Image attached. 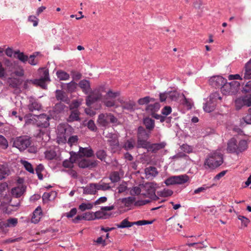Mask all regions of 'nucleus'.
I'll return each instance as SVG.
<instances>
[{
	"instance_id": "1",
	"label": "nucleus",
	"mask_w": 251,
	"mask_h": 251,
	"mask_svg": "<svg viewBox=\"0 0 251 251\" xmlns=\"http://www.w3.org/2000/svg\"><path fill=\"white\" fill-rule=\"evenodd\" d=\"M223 163V155L220 151H216L208 154L204 162V166L206 169H214Z\"/></svg>"
},
{
	"instance_id": "2",
	"label": "nucleus",
	"mask_w": 251,
	"mask_h": 251,
	"mask_svg": "<svg viewBox=\"0 0 251 251\" xmlns=\"http://www.w3.org/2000/svg\"><path fill=\"white\" fill-rule=\"evenodd\" d=\"M240 83L236 80H233L230 82L225 83L221 87V92L225 95H235L238 92L240 88Z\"/></svg>"
},
{
	"instance_id": "3",
	"label": "nucleus",
	"mask_w": 251,
	"mask_h": 251,
	"mask_svg": "<svg viewBox=\"0 0 251 251\" xmlns=\"http://www.w3.org/2000/svg\"><path fill=\"white\" fill-rule=\"evenodd\" d=\"M31 144L30 138L27 136H23L16 137L14 140L13 146L20 151H24L28 148Z\"/></svg>"
},
{
	"instance_id": "4",
	"label": "nucleus",
	"mask_w": 251,
	"mask_h": 251,
	"mask_svg": "<svg viewBox=\"0 0 251 251\" xmlns=\"http://www.w3.org/2000/svg\"><path fill=\"white\" fill-rule=\"evenodd\" d=\"M118 119L111 113L100 114L99 115L98 122L102 126H107L110 123L117 124Z\"/></svg>"
},
{
	"instance_id": "5",
	"label": "nucleus",
	"mask_w": 251,
	"mask_h": 251,
	"mask_svg": "<svg viewBox=\"0 0 251 251\" xmlns=\"http://www.w3.org/2000/svg\"><path fill=\"white\" fill-rule=\"evenodd\" d=\"M155 185L156 184L152 183H145L143 188L145 191V193L143 194L146 197L150 198L151 200L156 201L158 199V197L155 195Z\"/></svg>"
},
{
	"instance_id": "6",
	"label": "nucleus",
	"mask_w": 251,
	"mask_h": 251,
	"mask_svg": "<svg viewBox=\"0 0 251 251\" xmlns=\"http://www.w3.org/2000/svg\"><path fill=\"white\" fill-rule=\"evenodd\" d=\"M104 87L101 86L100 87L99 91H95L87 97L86 100V103L87 106H90L95 102L101 99L102 95L100 92L104 91Z\"/></svg>"
},
{
	"instance_id": "7",
	"label": "nucleus",
	"mask_w": 251,
	"mask_h": 251,
	"mask_svg": "<svg viewBox=\"0 0 251 251\" xmlns=\"http://www.w3.org/2000/svg\"><path fill=\"white\" fill-rule=\"evenodd\" d=\"M98 164V161L88 158L81 159L78 162V166L81 168H93Z\"/></svg>"
},
{
	"instance_id": "8",
	"label": "nucleus",
	"mask_w": 251,
	"mask_h": 251,
	"mask_svg": "<svg viewBox=\"0 0 251 251\" xmlns=\"http://www.w3.org/2000/svg\"><path fill=\"white\" fill-rule=\"evenodd\" d=\"M226 81V79L221 76H213L211 77L209 80V84L215 88H221Z\"/></svg>"
},
{
	"instance_id": "9",
	"label": "nucleus",
	"mask_w": 251,
	"mask_h": 251,
	"mask_svg": "<svg viewBox=\"0 0 251 251\" xmlns=\"http://www.w3.org/2000/svg\"><path fill=\"white\" fill-rule=\"evenodd\" d=\"M50 117L46 114H42L37 117L36 125L38 126L47 127L49 126Z\"/></svg>"
},
{
	"instance_id": "10",
	"label": "nucleus",
	"mask_w": 251,
	"mask_h": 251,
	"mask_svg": "<svg viewBox=\"0 0 251 251\" xmlns=\"http://www.w3.org/2000/svg\"><path fill=\"white\" fill-rule=\"evenodd\" d=\"M108 143L110 146L112 152H116L121 150L122 147L120 145L119 141L116 137H111L108 140Z\"/></svg>"
},
{
	"instance_id": "11",
	"label": "nucleus",
	"mask_w": 251,
	"mask_h": 251,
	"mask_svg": "<svg viewBox=\"0 0 251 251\" xmlns=\"http://www.w3.org/2000/svg\"><path fill=\"white\" fill-rule=\"evenodd\" d=\"M57 141L59 144L60 143H65L67 142L68 144L71 146L73 145H75L78 140V138L77 135H73L69 137L68 140L66 137L64 135H63V137H59L58 136L57 137Z\"/></svg>"
},
{
	"instance_id": "12",
	"label": "nucleus",
	"mask_w": 251,
	"mask_h": 251,
	"mask_svg": "<svg viewBox=\"0 0 251 251\" xmlns=\"http://www.w3.org/2000/svg\"><path fill=\"white\" fill-rule=\"evenodd\" d=\"M43 74V77H41L38 79L30 80L31 82L34 84L40 86L42 88H45L46 82L49 80V73L45 71Z\"/></svg>"
},
{
	"instance_id": "13",
	"label": "nucleus",
	"mask_w": 251,
	"mask_h": 251,
	"mask_svg": "<svg viewBox=\"0 0 251 251\" xmlns=\"http://www.w3.org/2000/svg\"><path fill=\"white\" fill-rule=\"evenodd\" d=\"M166 146V143L165 142H162L159 143L150 144L148 147V151H151L152 153H156L158 151L164 149Z\"/></svg>"
},
{
	"instance_id": "14",
	"label": "nucleus",
	"mask_w": 251,
	"mask_h": 251,
	"mask_svg": "<svg viewBox=\"0 0 251 251\" xmlns=\"http://www.w3.org/2000/svg\"><path fill=\"white\" fill-rule=\"evenodd\" d=\"M71 112L69 116L67 118L68 122H73L75 121H79L80 120L79 116L80 112L77 109H72L71 108Z\"/></svg>"
},
{
	"instance_id": "15",
	"label": "nucleus",
	"mask_w": 251,
	"mask_h": 251,
	"mask_svg": "<svg viewBox=\"0 0 251 251\" xmlns=\"http://www.w3.org/2000/svg\"><path fill=\"white\" fill-rule=\"evenodd\" d=\"M227 151L230 153H238L237 142L234 138L231 139L227 143Z\"/></svg>"
},
{
	"instance_id": "16",
	"label": "nucleus",
	"mask_w": 251,
	"mask_h": 251,
	"mask_svg": "<svg viewBox=\"0 0 251 251\" xmlns=\"http://www.w3.org/2000/svg\"><path fill=\"white\" fill-rule=\"evenodd\" d=\"M151 135L150 131H147L143 126H139L138 128L137 138L148 139Z\"/></svg>"
},
{
	"instance_id": "17",
	"label": "nucleus",
	"mask_w": 251,
	"mask_h": 251,
	"mask_svg": "<svg viewBox=\"0 0 251 251\" xmlns=\"http://www.w3.org/2000/svg\"><path fill=\"white\" fill-rule=\"evenodd\" d=\"M42 215L41 208L39 206L37 207L33 213V215L31 219V222L34 224L38 223L41 218Z\"/></svg>"
},
{
	"instance_id": "18",
	"label": "nucleus",
	"mask_w": 251,
	"mask_h": 251,
	"mask_svg": "<svg viewBox=\"0 0 251 251\" xmlns=\"http://www.w3.org/2000/svg\"><path fill=\"white\" fill-rule=\"evenodd\" d=\"M120 102L123 109L128 111H132L134 110L135 103L133 101L129 100L128 101H121Z\"/></svg>"
},
{
	"instance_id": "19",
	"label": "nucleus",
	"mask_w": 251,
	"mask_h": 251,
	"mask_svg": "<svg viewBox=\"0 0 251 251\" xmlns=\"http://www.w3.org/2000/svg\"><path fill=\"white\" fill-rule=\"evenodd\" d=\"M55 97L58 100H61L67 103H68L69 102V99L66 94L61 90H56Z\"/></svg>"
},
{
	"instance_id": "20",
	"label": "nucleus",
	"mask_w": 251,
	"mask_h": 251,
	"mask_svg": "<svg viewBox=\"0 0 251 251\" xmlns=\"http://www.w3.org/2000/svg\"><path fill=\"white\" fill-rule=\"evenodd\" d=\"M78 85L85 94H88L91 91L90 84L88 80H82L79 82Z\"/></svg>"
},
{
	"instance_id": "21",
	"label": "nucleus",
	"mask_w": 251,
	"mask_h": 251,
	"mask_svg": "<svg viewBox=\"0 0 251 251\" xmlns=\"http://www.w3.org/2000/svg\"><path fill=\"white\" fill-rule=\"evenodd\" d=\"M78 154L74 153V155H72L71 154V157L70 158V160H65L63 162V166L65 168H72L73 167V163L76 161L77 159Z\"/></svg>"
},
{
	"instance_id": "22",
	"label": "nucleus",
	"mask_w": 251,
	"mask_h": 251,
	"mask_svg": "<svg viewBox=\"0 0 251 251\" xmlns=\"http://www.w3.org/2000/svg\"><path fill=\"white\" fill-rule=\"evenodd\" d=\"M67 108L68 107L64 104L59 102L54 106L53 111L56 114H59L63 113Z\"/></svg>"
},
{
	"instance_id": "23",
	"label": "nucleus",
	"mask_w": 251,
	"mask_h": 251,
	"mask_svg": "<svg viewBox=\"0 0 251 251\" xmlns=\"http://www.w3.org/2000/svg\"><path fill=\"white\" fill-rule=\"evenodd\" d=\"M79 152L87 157H91L94 155V151L91 148L80 147Z\"/></svg>"
},
{
	"instance_id": "24",
	"label": "nucleus",
	"mask_w": 251,
	"mask_h": 251,
	"mask_svg": "<svg viewBox=\"0 0 251 251\" xmlns=\"http://www.w3.org/2000/svg\"><path fill=\"white\" fill-rule=\"evenodd\" d=\"M244 78L245 79H251V59L245 65Z\"/></svg>"
},
{
	"instance_id": "25",
	"label": "nucleus",
	"mask_w": 251,
	"mask_h": 251,
	"mask_svg": "<svg viewBox=\"0 0 251 251\" xmlns=\"http://www.w3.org/2000/svg\"><path fill=\"white\" fill-rule=\"evenodd\" d=\"M45 158L49 160L56 159L57 153L54 149H50L45 152Z\"/></svg>"
},
{
	"instance_id": "26",
	"label": "nucleus",
	"mask_w": 251,
	"mask_h": 251,
	"mask_svg": "<svg viewBox=\"0 0 251 251\" xmlns=\"http://www.w3.org/2000/svg\"><path fill=\"white\" fill-rule=\"evenodd\" d=\"M97 192L95 183H91L83 189V193L85 194L94 195Z\"/></svg>"
},
{
	"instance_id": "27",
	"label": "nucleus",
	"mask_w": 251,
	"mask_h": 251,
	"mask_svg": "<svg viewBox=\"0 0 251 251\" xmlns=\"http://www.w3.org/2000/svg\"><path fill=\"white\" fill-rule=\"evenodd\" d=\"M176 184H183L188 182L189 177L186 175L175 176Z\"/></svg>"
},
{
	"instance_id": "28",
	"label": "nucleus",
	"mask_w": 251,
	"mask_h": 251,
	"mask_svg": "<svg viewBox=\"0 0 251 251\" xmlns=\"http://www.w3.org/2000/svg\"><path fill=\"white\" fill-rule=\"evenodd\" d=\"M135 145V141L132 139H130L125 142L122 148L126 151H129L134 148Z\"/></svg>"
},
{
	"instance_id": "29",
	"label": "nucleus",
	"mask_w": 251,
	"mask_h": 251,
	"mask_svg": "<svg viewBox=\"0 0 251 251\" xmlns=\"http://www.w3.org/2000/svg\"><path fill=\"white\" fill-rule=\"evenodd\" d=\"M144 124L147 129L151 132L154 127V121L150 118H146L144 120Z\"/></svg>"
},
{
	"instance_id": "30",
	"label": "nucleus",
	"mask_w": 251,
	"mask_h": 251,
	"mask_svg": "<svg viewBox=\"0 0 251 251\" xmlns=\"http://www.w3.org/2000/svg\"><path fill=\"white\" fill-rule=\"evenodd\" d=\"M97 189L98 190L106 191L111 188L109 183L103 182L102 180L98 183H95Z\"/></svg>"
},
{
	"instance_id": "31",
	"label": "nucleus",
	"mask_w": 251,
	"mask_h": 251,
	"mask_svg": "<svg viewBox=\"0 0 251 251\" xmlns=\"http://www.w3.org/2000/svg\"><path fill=\"white\" fill-rule=\"evenodd\" d=\"M150 142L148 141L147 139H143L137 138V148H144L148 150Z\"/></svg>"
},
{
	"instance_id": "32",
	"label": "nucleus",
	"mask_w": 251,
	"mask_h": 251,
	"mask_svg": "<svg viewBox=\"0 0 251 251\" xmlns=\"http://www.w3.org/2000/svg\"><path fill=\"white\" fill-rule=\"evenodd\" d=\"M96 155L99 159L102 161H104L106 164H108L105 160L107 157L106 151L103 149H100L98 150L96 152Z\"/></svg>"
},
{
	"instance_id": "33",
	"label": "nucleus",
	"mask_w": 251,
	"mask_h": 251,
	"mask_svg": "<svg viewBox=\"0 0 251 251\" xmlns=\"http://www.w3.org/2000/svg\"><path fill=\"white\" fill-rule=\"evenodd\" d=\"M216 104V103L209 100L204 104L203 108L205 112L209 113L215 109Z\"/></svg>"
},
{
	"instance_id": "34",
	"label": "nucleus",
	"mask_w": 251,
	"mask_h": 251,
	"mask_svg": "<svg viewBox=\"0 0 251 251\" xmlns=\"http://www.w3.org/2000/svg\"><path fill=\"white\" fill-rule=\"evenodd\" d=\"M28 107L30 111L33 112L34 110H39L41 109V105L35 100H30Z\"/></svg>"
},
{
	"instance_id": "35",
	"label": "nucleus",
	"mask_w": 251,
	"mask_h": 251,
	"mask_svg": "<svg viewBox=\"0 0 251 251\" xmlns=\"http://www.w3.org/2000/svg\"><path fill=\"white\" fill-rule=\"evenodd\" d=\"M238 147V153L242 152L248 148V143L245 140H242L240 141L239 143L237 144Z\"/></svg>"
},
{
	"instance_id": "36",
	"label": "nucleus",
	"mask_w": 251,
	"mask_h": 251,
	"mask_svg": "<svg viewBox=\"0 0 251 251\" xmlns=\"http://www.w3.org/2000/svg\"><path fill=\"white\" fill-rule=\"evenodd\" d=\"M160 108V104L158 102H154L153 104H149L146 107V110L151 113L158 111Z\"/></svg>"
},
{
	"instance_id": "37",
	"label": "nucleus",
	"mask_w": 251,
	"mask_h": 251,
	"mask_svg": "<svg viewBox=\"0 0 251 251\" xmlns=\"http://www.w3.org/2000/svg\"><path fill=\"white\" fill-rule=\"evenodd\" d=\"M245 97L239 98L235 100V105L236 109L237 110L240 109L244 105H246Z\"/></svg>"
},
{
	"instance_id": "38",
	"label": "nucleus",
	"mask_w": 251,
	"mask_h": 251,
	"mask_svg": "<svg viewBox=\"0 0 251 251\" xmlns=\"http://www.w3.org/2000/svg\"><path fill=\"white\" fill-rule=\"evenodd\" d=\"M117 227L118 228H126V227H129L134 225L133 222H129L126 219L123 220L120 224L116 225Z\"/></svg>"
},
{
	"instance_id": "39",
	"label": "nucleus",
	"mask_w": 251,
	"mask_h": 251,
	"mask_svg": "<svg viewBox=\"0 0 251 251\" xmlns=\"http://www.w3.org/2000/svg\"><path fill=\"white\" fill-rule=\"evenodd\" d=\"M145 173L147 176H155L158 174V172L155 167H150L145 169Z\"/></svg>"
},
{
	"instance_id": "40",
	"label": "nucleus",
	"mask_w": 251,
	"mask_h": 251,
	"mask_svg": "<svg viewBox=\"0 0 251 251\" xmlns=\"http://www.w3.org/2000/svg\"><path fill=\"white\" fill-rule=\"evenodd\" d=\"M222 100V97L220 96V94L218 92H214L211 94L210 95L209 100L210 101L213 102L217 104L218 103V100L221 101Z\"/></svg>"
},
{
	"instance_id": "41",
	"label": "nucleus",
	"mask_w": 251,
	"mask_h": 251,
	"mask_svg": "<svg viewBox=\"0 0 251 251\" xmlns=\"http://www.w3.org/2000/svg\"><path fill=\"white\" fill-rule=\"evenodd\" d=\"M109 179L112 182H117L120 180V176L118 172L115 171L112 172L109 176Z\"/></svg>"
},
{
	"instance_id": "42",
	"label": "nucleus",
	"mask_w": 251,
	"mask_h": 251,
	"mask_svg": "<svg viewBox=\"0 0 251 251\" xmlns=\"http://www.w3.org/2000/svg\"><path fill=\"white\" fill-rule=\"evenodd\" d=\"M7 168L3 165H0V180L4 178L8 175Z\"/></svg>"
},
{
	"instance_id": "43",
	"label": "nucleus",
	"mask_w": 251,
	"mask_h": 251,
	"mask_svg": "<svg viewBox=\"0 0 251 251\" xmlns=\"http://www.w3.org/2000/svg\"><path fill=\"white\" fill-rule=\"evenodd\" d=\"M135 201V198L132 197L124 198L122 200L123 203L126 207L130 206Z\"/></svg>"
},
{
	"instance_id": "44",
	"label": "nucleus",
	"mask_w": 251,
	"mask_h": 251,
	"mask_svg": "<svg viewBox=\"0 0 251 251\" xmlns=\"http://www.w3.org/2000/svg\"><path fill=\"white\" fill-rule=\"evenodd\" d=\"M154 101V99L150 98L149 96H147L143 98H140L138 100V103L140 105H144L148 104L150 102H153Z\"/></svg>"
},
{
	"instance_id": "45",
	"label": "nucleus",
	"mask_w": 251,
	"mask_h": 251,
	"mask_svg": "<svg viewBox=\"0 0 251 251\" xmlns=\"http://www.w3.org/2000/svg\"><path fill=\"white\" fill-rule=\"evenodd\" d=\"M120 93L118 92H113L111 90H109L106 92V95L104 96L105 99H115L117 96H119Z\"/></svg>"
},
{
	"instance_id": "46",
	"label": "nucleus",
	"mask_w": 251,
	"mask_h": 251,
	"mask_svg": "<svg viewBox=\"0 0 251 251\" xmlns=\"http://www.w3.org/2000/svg\"><path fill=\"white\" fill-rule=\"evenodd\" d=\"M8 227H15L18 223V219L15 218H12L5 221Z\"/></svg>"
},
{
	"instance_id": "47",
	"label": "nucleus",
	"mask_w": 251,
	"mask_h": 251,
	"mask_svg": "<svg viewBox=\"0 0 251 251\" xmlns=\"http://www.w3.org/2000/svg\"><path fill=\"white\" fill-rule=\"evenodd\" d=\"M8 226L5 221L0 222V233L6 234L9 230Z\"/></svg>"
},
{
	"instance_id": "48",
	"label": "nucleus",
	"mask_w": 251,
	"mask_h": 251,
	"mask_svg": "<svg viewBox=\"0 0 251 251\" xmlns=\"http://www.w3.org/2000/svg\"><path fill=\"white\" fill-rule=\"evenodd\" d=\"M12 194L16 198H19L23 194V190L20 187L14 188L12 189Z\"/></svg>"
},
{
	"instance_id": "49",
	"label": "nucleus",
	"mask_w": 251,
	"mask_h": 251,
	"mask_svg": "<svg viewBox=\"0 0 251 251\" xmlns=\"http://www.w3.org/2000/svg\"><path fill=\"white\" fill-rule=\"evenodd\" d=\"M57 77L60 80H67L69 78V75L63 71H58L56 73Z\"/></svg>"
},
{
	"instance_id": "50",
	"label": "nucleus",
	"mask_w": 251,
	"mask_h": 251,
	"mask_svg": "<svg viewBox=\"0 0 251 251\" xmlns=\"http://www.w3.org/2000/svg\"><path fill=\"white\" fill-rule=\"evenodd\" d=\"M15 54H17V58L21 61L25 63L28 60V56L25 55L23 52H21L20 51H17L15 52Z\"/></svg>"
},
{
	"instance_id": "51",
	"label": "nucleus",
	"mask_w": 251,
	"mask_h": 251,
	"mask_svg": "<svg viewBox=\"0 0 251 251\" xmlns=\"http://www.w3.org/2000/svg\"><path fill=\"white\" fill-rule=\"evenodd\" d=\"M21 163L27 171L31 173H34V169L30 163L25 160H22Z\"/></svg>"
},
{
	"instance_id": "52",
	"label": "nucleus",
	"mask_w": 251,
	"mask_h": 251,
	"mask_svg": "<svg viewBox=\"0 0 251 251\" xmlns=\"http://www.w3.org/2000/svg\"><path fill=\"white\" fill-rule=\"evenodd\" d=\"M93 205L92 203H82L79 206V209L81 211H83L87 209H91L93 208Z\"/></svg>"
},
{
	"instance_id": "53",
	"label": "nucleus",
	"mask_w": 251,
	"mask_h": 251,
	"mask_svg": "<svg viewBox=\"0 0 251 251\" xmlns=\"http://www.w3.org/2000/svg\"><path fill=\"white\" fill-rule=\"evenodd\" d=\"M165 183L167 186L176 184L175 176H174L168 177L165 180Z\"/></svg>"
},
{
	"instance_id": "54",
	"label": "nucleus",
	"mask_w": 251,
	"mask_h": 251,
	"mask_svg": "<svg viewBox=\"0 0 251 251\" xmlns=\"http://www.w3.org/2000/svg\"><path fill=\"white\" fill-rule=\"evenodd\" d=\"M39 54V52H35L33 54L30 55L28 63L32 65H35L37 64V60L35 59V57Z\"/></svg>"
},
{
	"instance_id": "55",
	"label": "nucleus",
	"mask_w": 251,
	"mask_h": 251,
	"mask_svg": "<svg viewBox=\"0 0 251 251\" xmlns=\"http://www.w3.org/2000/svg\"><path fill=\"white\" fill-rule=\"evenodd\" d=\"M0 146L4 149H6L8 147V142L5 138L0 135Z\"/></svg>"
},
{
	"instance_id": "56",
	"label": "nucleus",
	"mask_w": 251,
	"mask_h": 251,
	"mask_svg": "<svg viewBox=\"0 0 251 251\" xmlns=\"http://www.w3.org/2000/svg\"><path fill=\"white\" fill-rule=\"evenodd\" d=\"M86 126H87V127L93 131H95L97 130V126L94 122L93 120H89Z\"/></svg>"
},
{
	"instance_id": "57",
	"label": "nucleus",
	"mask_w": 251,
	"mask_h": 251,
	"mask_svg": "<svg viewBox=\"0 0 251 251\" xmlns=\"http://www.w3.org/2000/svg\"><path fill=\"white\" fill-rule=\"evenodd\" d=\"M82 214L84 220L88 221L95 220V215L93 212H86Z\"/></svg>"
},
{
	"instance_id": "58",
	"label": "nucleus",
	"mask_w": 251,
	"mask_h": 251,
	"mask_svg": "<svg viewBox=\"0 0 251 251\" xmlns=\"http://www.w3.org/2000/svg\"><path fill=\"white\" fill-rule=\"evenodd\" d=\"M168 99L171 100H176L178 98V94L176 91L167 92Z\"/></svg>"
},
{
	"instance_id": "59",
	"label": "nucleus",
	"mask_w": 251,
	"mask_h": 251,
	"mask_svg": "<svg viewBox=\"0 0 251 251\" xmlns=\"http://www.w3.org/2000/svg\"><path fill=\"white\" fill-rule=\"evenodd\" d=\"M238 219L241 220L242 225L245 227H247L250 222V220L243 216L239 215L238 216Z\"/></svg>"
},
{
	"instance_id": "60",
	"label": "nucleus",
	"mask_w": 251,
	"mask_h": 251,
	"mask_svg": "<svg viewBox=\"0 0 251 251\" xmlns=\"http://www.w3.org/2000/svg\"><path fill=\"white\" fill-rule=\"evenodd\" d=\"M28 20L30 22L33 23V25L36 26L38 24V19L35 16L31 15L28 17Z\"/></svg>"
},
{
	"instance_id": "61",
	"label": "nucleus",
	"mask_w": 251,
	"mask_h": 251,
	"mask_svg": "<svg viewBox=\"0 0 251 251\" xmlns=\"http://www.w3.org/2000/svg\"><path fill=\"white\" fill-rule=\"evenodd\" d=\"M95 219H103L105 216V214L103 211H98L94 213Z\"/></svg>"
},
{
	"instance_id": "62",
	"label": "nucleus",
	"mask_w": 251,
	"mask_h": 251,
	"mask_svg": "<svg viewBox=\"0 0 251 251\" xmlns=\"http://www.w3.org/2000/svg\"><path fill=\"white\" fill-rule=\"evenodd\" d=\"M118 193H122L125 192L127 189V187L126 183H122L117 188Z\"/></svg>"
},
{
	"instance_id": "63",
	"label": "nucleus",
	"mask_w": 251,
	"mask_h": 251,
	"mask_svg": "<svg viewBox=\"0 0 251 251\" xmlns=\"http://www.w3.org/2000/svg\"><path fill=\"white\" fill-rule=\"evenodd\" d=\"M141 190L139 187H133L130 191V194L131 195H138L140 194Z\"/></svg>"
},
{
	"instance_id": "64",
	"label": "nucleus",
	"mask_w": 251,
	"mask_h": 251,
	"mask_svg": "<svg viewBox=\"0 0 251 251\" xmlns=\"http://www.w3.org/2000/svg\"><path fill=\"white\" fill-rule=\"evenodd\" d=\"M243 91L246 93L251 92V80L246 83L243 87Z\"/></svg>"
}]
</instances>
